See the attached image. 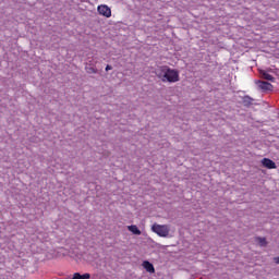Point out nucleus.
I'll use <instances>...</instances> for the list:
<instances>
[{"label":"nucleus","instance_id":"12","mask_svg":"<svg viewBox=\"0 0 279 279\" xmlns=\"http://www.w3.org/2000/svg\"><path fill=\"white\" fill-rule=\"evenodd\" d=\"M113 68L111 65H106V71H111Z\"/></svg>","mask_w":279,"mask_h":279},{"label":"nucleus","instance_id":"11","mask_svg":"<svg viewBox=\"0 0 279 279\" xmlns=\"http://www.w3.org/2000/svg\"><path fill=\"white\" fill-rule=\"evenodd\" d=\"M86 73H88V74H97V69L88 68V69H86Z\"/></svg>","mask_w":279,"mask_h":279},{"label":"nucleus","instance_id":"7","mask_svg":"<svg viewBox=\"0 0 279 279\" xmlns=\"http://www.w3.org/2000/svg\"><path fill=\"white\" fill-rule=\"evenodd\" d=\"M260 76H262V78H264V80H266V81H268V82H274V76L272 75H270L268 72H266L265 70H260Z\"/></svg>","mask_w":279,"mask_h":279},{"label":"nucleus","instance_id":"6","mask_svg":"<svg viewBox=\"0 0 279 279\" xmlns=\"http://www.w3.org/2000/svg\"><path fill=\"white\" fill-rule=\"evenodd\" d=\"M142 267H143L144 269H146V271H147L148 274H155L154 265H153L150 262H147V260L143 262V263H142Z\"/></svg>","mask_w":279,"mask_h":279},{"label":"nucleus","instance_id":"9","mask_svg":"<svg viewBox=\"0 0 279 279\" xmlns=\"http://www.w3.org/2000/svg\"><path fill=\"white\" fill-rule=\"evenodd\" d=\"M90 278H92V275L89 274L81 275L80 272L73 274V277H72V279H90Z\"/></svg>","mask_w":279,"mask_h":279},{"label":"nucleus","instance_id":"8","mask_svg":"<svg viewBox=\"0 0 279 279\" xmlns=\"http://www.w3.org/2000/svg\"><path fill=\"white\" fill-rule=\"evenodd\" d=\"M128 230H129L131 233L135 234V235H141V234H142L141 230L137 228L136 225H130V226H128Z\"/></svg>","mask_w":279,"mask_h":279},{"label":"nucleus","instance_id":"4","mask_svg":"<svg viewBox=\"0 0 279 279\" xmlns=\"http://www.w3.org/2000/svg\"><path fill=\"white\" fill-rule=\"evenodd\" d=\"M97 11L99 15H102L106 19L111 17V9L109 8V5H106V4L98 5Z\"/></svg>","mask_w":279,"mask_h":279},{"label":"nucleus","instance_id":"13","mask_svg":"<svg viewBox=\"0 0 279 279\" xmlns=\"http://www.w3.org/2000/svg\"><path fill=\"white\" fill-rule=\"evenodd\" d=\"M276 265H279V256L274 258Z\"/></svg>","mask_w":279,"mask_h":279},{"label":"nucleus","instance_id":"1","mask_svg":"<svg viewBox=\"0 0 279 279\" xmlns=\"http://www.w3.org/2000/svg\"><path fill=\"white\" fill-rule=\"evenodd\" d=\"M157 78H160L163 83H177L180 82V72L175 69H170L167 65L160 66V72L157 73Z\"/></svg>","mask_w":279,"mask_h":279},{"label":"nucleus","instance_id":"10","mask_svg":"<svg viewBox=\"0 0 279 279\" xmlns=\"http://www.w3.org/2000/svg\"><path fill=\"white\" fill-rule=\"evenodd\" d=\"M256 241H257L258 245H260L262 247H265L268 244V242H266L265 238H256Z\"/></svg>","mask_w":279,"mask_h":279},{"label":"nucleus","instance_id":"3","mask_svg":"<svg viewBox=\"0 0 279 279\" xmlns=\"http://www.w3.org/2000/svg\"><path fill=\"white\" fill-rule=\"evenodd\" d=\"M254 84L257 86L258 90H262V92L272 90V84L268 82L257 80V81H254Z\"/></svg>","mask_w":279,"mask_h":279},{"label":"nucleus","instance_id":"5","mask_svg":"<svg viewBox=\"0 0 279 279\" xmlns=\"http://www.w3.org/2000/svg\"><path fill=\"white\" fill-rule=\"evenodd\" d=\"M262 165L269 170L277 169V163L268 158L262 159Z\"/></svg>","mask_w":279,"mask_h":279},{"label":"nucleus","instance_id":"2","mask_svg":"<svg viewBox=\"0 0 279 279\" xmlns=\"http://www.w3.org/2000/svg\"><path fill=\"white\" fill-rule=\"evenodd\" d=\"M151 231L159 235L160 238H167L169 235L170 229L168 225L155 223L151 226Z\"/></svg>","mask_w":279,"mask_h":279}]
</instances>
